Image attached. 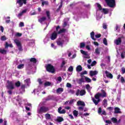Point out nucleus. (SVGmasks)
<instances>
[{
	"mask_svg": "<svg viewBox=\"0 0 125 125\" xmlns=\"http://www.w3.org/2000/svg\"><path fill=\"white\" fill-rule=\"evenodd\" d=\"M101 96H102V93H97L95 95V99H94V98H92V100L95 105H98V103H99L100 101V97H101ZM95 99H97V101H96V100Z\"/></svg>",
	"mask_w": 125,
	"mask_h": 125,
	"instance_id": "obj_1",
	"label": "nucleus"
},
{
	"mask_svg": "<svg viewBox=\"0 0 125 125\" xmlns=\"http://www.w3.org/2000/svg\"><path fill=\"white\" fill-rule=\"evenodd\" d=\"M46 70L47 72L54 74L55 73V68L51 64H46Z\"/></svg>",
	"mask_w": 125,
	"mask_h": 125,
	"instance_id": "obj_2",
	"label": "nucleus"
},
{
	"mask_svg": "<svg viewBox=\"0 0 125 125\" xmlns=\"http://www.w3.org/2000/svg\"><path fill=\"white\" fill-rule=\"evenodd\" d=\"M49 111V108L46 106H42L40 107V109L38 110L39 114H42V113H46Z\"/></svg>",
	"mask_w": 125,
	"mask_h": 125,
	"instance_id": "obj_3",
	"label": "nucleus"
},
{
	"mask_svg": "<svg viewBox=\"0 0 125 125\" xmlns=\"http://www.w3.org/2000/svg\"><path fill=\"white\" fill-rule=\"evenodd\" d=\"M105 1L109 7H115V5H116V1L115 0H105Z\"/></svg>",
	"mask_w": 125,
	"mask_h": 125,
	"instance_id": "obj_4",
	"label": "nucleus"
},
{
	"mask_svg": "<svg viewBox=\"0 0 125 125\" xmlns=\"http://www.w3.org/2000/svg\"><path fill=\"white\" fill-rule=\"evenodd\" d=\"M14 42L18 46L19 51H22V50H23V49L22 48V44H21V42H20L19 40L15 39L14 40Z\"/></svg>",
	"mask_w": 125,
	"mask_h": 125,
	"instance_id": "obj_5",
	"label": "nucleus"
},
{
	"mask_svg": "<svg viewBox=\"0 0 125 125\" xmlns=\"http://www.w3.org/2000/svg\"><path fill=\"white\" fill-rule=\"evenodd\" d=\"M96 4H97V7H98L99 10H102V12H103L104 13V14H108V13L109 12L108 9L103 8L102 9V6H101V5L100 4H99V3H97Z\"/></svg>",
	"mask_w": 125,
	"mask_h": 125,
	"instance_id": "obj_6",
	"label": "nucleus"
},
{
	"mask_svg": "<svg viewBox=\"0 0 125 125\" xmlns=\"http://www.w3.org/2000/svg\"><path fill=\"white\" fill-rule=\"evenodd\" d=\"M7 83L8 84L6 86V87L7 89L9 90H12L14 89V85L13 84V82L12 81H9V80H8L7 81Z\"/></svg>",
	"mask_w": 125,
	"mask_h": 125,
	"instance_id": "obj_7",
	"label": "nucleus"
},
{
	"mask_svg": "<svg viewBox=\"0 0 125 125\" xmlns=\"http://www.w3.org/2000/svg\"><path fill=\"white\" fill-rule=\"evenodd\" d=\"M17 3L19 4V7H21L23 4H27V0H17Z\"/></svg>",
	"mask_w": 125,
	"mask_h": 125,
	"instance_id": "obj_8",
	"label": "nucleus"
},
{
	"mask_svg": "<svg viewBox=\"0 0 125 125\" xmlns=\"http://www.w3.org/2000/svg\"><path fill=\"white\" fill-rule=\"evenodd\" d=\"M80 52L82 54L85 56L84 58L85 59H89V58H90V57L88 56V53L87 52L84 51L83 50H81Z\"/></svg>",
	"mask_w": 125,
	"mask_h": 125,
	"instance_id": "obj_9",
	"label": "nucleus"
},
{
	"mask_svg": "<svg viewBox=\"0 0 125 125\" xmlns=\"http://www.w3.org/2000/svg\"><path fill=\"white\" fill-rule=\"evenodd\" d=\"M57 33H56V31H54L53 33H52L50 39L52 41H54V40H56L57 39Z\"/></svg>",
	"mask_w": 125,
	"mask_h": 125,
	"instance_id": "obj_10",
	"label": "nucleus"
},
{
	"mask_svg": "<svg viewBox=\"0 0 125 125\" xmlns=\"http://www.w3.org/2000/svg\"><path fill=\"white\" fill-rule=\"evenodd\" d=\"M105 74L107 78H109V79H113V74L109 73V72L105 71Z\"/></svg>",
	"mask_w": 125,
	"mask_h": 125,
	"instance_id": "obj_11",
	"label": "nucleus"
},
{
	"mask_svg": "<svg viewBox=\"0 0 125 125\" xmlns=\"http://www.w3.org/2000/svg\"><path fill=\"white\" fill-rule=\"evenodd\" d=\"M115 43L116 45H119L122 43V39L121 38H118L115 41Z\"/></svg>",
	"mask_w": 125,
	"mask_h": 125,
	"instance_id": "obj_12",
	"label": "nucleus"
},
{
	"mask_svg": "<svg viewBox=\"0 0 125 125\" xmlns=\"http://www.w3.org/2000/svg\"><path fill=\"white\" fill-rule=\"evenodd\" d=\"M58 112L59 114H65V113H66V110H65V109L62 110V107H60L58 109Z\"/></svg>",
	"mask_w": 125,
	"mask_h": 125,
	"instance_id": "obj_13",
	"label": "nucleus"
},
{
	"mask_svg": "<svg viewBox=\"0 0 125 125\" xmlns=\"http://www.w3.org/2000/svg\"><path fill=\"white\" fill-rule=\"evenodd\" d=\"M63 91H64V89H63V88L62 87H59L56 90V92L58 94H61L62 92H63Z\"/></svg>",
	"mask_w": 125,
	"mask_h": 125,
	"instance_id": "obj_14",
	"label": "nucleus"
},
{
	"mask_svg": "<svg viewBox=\"0 0 125 125\" xmlns=\"http://www.w3.org/2000/svg\"><path fill=\"white\" fill-rule=\"evenodd\" d=\"M98 73V72L96 71H92L91 70L89 72V74L90 77H93V76H95V75H97V74Z\"/></svg>",
	"mask_w": 125,
	"mask_h": 125,
	"instance_id": "obj_15",
	"label": "nucleus"
},
{
	"mask_svg": "<svg viewBox=\"0 0 125 125\" xmlns=\"http://www.w3.org/2000/svg\"><path fill=\"white\" fill-rule=\"evenodd\" d=\"M65 42V41L62 40V41H58L57 42L58 45H60L63 47V44Z\"/></svg>",
	"mask_w": 125,
	"mask_h": 125,
	"instance_id": "obj_16",
	"label": "nucleus"
},
{
	"mask_svg": "<svg viewBox=\"0 0 125 125\" xmlns=\"http://www.w3.org/2000/svg\"><path fill=\"white\" fill-rule=\"evenodd\" d=\"M114 113L115 114H120L121 113V109L120 108L117 107L114 108Z\"/></svg>",
	"mask_w": 125,
	"mask_h": 125,
	"instance_id": "obj_17",
	"label": "nucleus"
},
{
	"mask_svg": "<svg viewBox=\"0 0 125 125\" xmlns=\"http://www.w3.org/2000/svg\"><path fill=\"white\" fill-rule=\"evenodd\" d=\"M33 68V67L32 66V64L28 63V65L26 66V70L27 71H30V70H32Z\"/></svg>",
	"mask_w": 125,
	"mask_h": 125,
	"instance_id": "obj_18",
	"label": "nucleus"
},
{
	"mask_svg": "<svg viewBox=\"0 0 125 125\" xmlns=\"http://www.w3.org/2000/svg\"><path fill=\"white\" fill-rule=\"evenodd\" d=\"M63 121L64 119L62 117L60 116L57 117V122H58V123H62V122H63Z\"/></svg>",
	"mask_w": 125,
	"mask_h": 125,
	"instance_id": "obj_19",
	"label": "nucleus"
},
{
	"mask_svg": "<svg viewBox=\"0 0 125 125\" xmlns=\"http://www.w3.org/2000/svg\"><path fill=\"white\" fill-rule=\"evenodd\" d=\"M45 20H46V17H43L39 19L38 20V21H39V22H40V23H42V22H43L44 21H45Z\"/></svg>",
	"mask_w": 125,
	"mask_h": 125,
	"instance_id": "obj_20",
	"label": "nucleus"
},
{
	"mask_svg": "<svg viewBox=\"0 0 125 125\" xmlns=\"http://www.w3.org/2000/svg\"><path fill=\"white\" fill-rule=\"evenodd\" d=\"M82 70L83 67H82V65H79L76 67L77 72H82Z\"/></svg>",
	"mask_w": 125,
	"mask_h": 125,
	"instance_id": "obj_21",
	"label": "nucleus"
},
{
	"mask_svg": "<svg viewBox=\"0 0 125 125\" xmlns=\"http://www.w3.org/2000/svg\"><path fill=\"white\" fill-rule=\"evenodd\" d=\"M77 105L78 106L80 105H81V106H85V104H84V102L81 101H79L77 102Z\"/></svg>",
	"mask_w": 125,
	"mask_h": 125,
	"instance_id": "obj_22",
	"label": "nucleus"
},
{
	"mask_svg": "<svg viewBox=\"0 0 125 125\" xmlns=\"http://www.w3.org/2000/svg\"><path fill=\"white\" fill-rule=\"evenodd\" d=\"M30 62H31V63H34V64H36V63H37V59L35 58H31L30 59Z\"/></svg>",
	"mask_w": 125,
	"mask_h": 125,
	"instance_id": "obj_23",
	"label": "nucleus"
},
{
	"mask_svg": "<svg viewBox=\"0 0 125 125\" xmlns=\"http://www.w3.org/2000/svg\"><path fill=\"white\" fill-rule=\"evenodd\" d=\"M85 93H86V91H85V90L82 89L80 91L81 96H83V95H85Z\"/></svg>",
	"mask_w": 125,
	"mask_h": 125,
	"instance_id": "obj_24",
	"label": "nucleus"
},
{
	"mask_svg": "<svg viewBox=\"0 0 125 125\" xmlns=\"http://www.w3.org/2000/svg\"><path fill=\"white\" fill-rule=\"evenodd\" d=\"M25 88H26V84H21V88L22 91H23V92H25Z\"/></svg>",
	"mask_w": 125,
	"mask_h": 125,
	"instance_id": "obj_25",
	"label": "nucleus"
},
{
	"mask_svg": "<svg viewBox=\"0 0 125 125\" xmlns=\"http://www.w3.org/2000/svg\"><path fill=\"white\" fill-rule=\"evenodd\" d=\"M27 12V10H22L21 13H20L18 14V17H20L21 16H22V15H23V14H24V13H26Z\"/></svg>",
	"mask_w": 125,
	"mask_h": 125,
	"instance_id": "obj_26",
	"label": "nucleus"
},
{
	"mask_svg": "<svg viewBox=\"0 0 125 125\" xmlns=\"http://www.w3.org/2000/svg\"><path fill=\"white\" fill-rule=\"evenodd\" d=\"M66 32V29L62 28L58 32V34L60 35V34H62V33H65Z\"/></svg>",
	"mask_w": 125,
	"mask_h": 125,
	"instance_id": "obj_27",
	"label": "nucleus"
},
{
	"mask_svg": "<svg viewBox=\"0 0 125 125\" xmlns=\"http://www.w3.org/2000/svg\"><path fill=\"white\" fill-rule=\"evenodd\" d=\"M94 35H95L94 32L92 31V32L90 33V36L92 40H93V41H96V39L94 38Z\"/></svg>",
	"mask_w": 125,
	"mask_h": 125,
	"instance_id": "obj_28",
	"label": "nucleus"
},
{
	"mask_svg": "<svg viewBox=\"0 0 125 125\" xmlns=\"http://www.w3.org/2000/svg\"><path fill=\"white\" fill-rule=\"evenodd\" d=\"M79 82L80 84H81V83H84V78H83V77H81V78L79 79Z\"/></svg>",
	"mask_w": 125,
	"mask_h": 125,
	"instance_id": "obj_29",
	"label": "nucleus"
},
{
	"mask_svg": "<svg viewBox=\"0 0 125 125\" xmlns=\"http://www.w3.org/2000/svg\"><path fill=\"white\" fill-rule=\"evenodd\" d=\"M103 94H102V97H107V93L105 92V91L103 89L101 90Z\"/></svg>",
	"mask_w": 125,
	"mask_h": 125,
	"instance_id": "obj_30",
	"label": "nucleus"
},
{
	"mask_svg": "<svg viewBox=\"0 0 125 125\" xmlns=\"http://www.w3.org/2000/svg\"><path fill=\"white\" fill-rule=\"evenodd\" d=\"M9 46L10 47H13V46L12 45V44H8V42H5V48H7Z\"/></svg>",
	"mask_w": 125,
	"mask_h": 125,
	"instance_id": "obj_31",
	"label": "nucleus"
},
{
	"mask_svg": "<svg viewBox=\"0 0 125 125\" xmlns=\"http://www.w3.org/2000/svg\"><path fill=\"white\" fill-rule=\"evenodd\" d=\"M15 86L16 87H19L21 86V82H20V81H17L15 83Z\"/></svg>",
	"mask_w": 125,
	"mask_h": 125,
	"instance_id": "obj_32",
	"label": "nucleus"
},
{
	"mask_svg": "<svg viewBox=\"0 0 125 125\" xmlns=\"http://www.w3.org/2000/svg\"><path fill=\"white\" fill-rule=\"evenodd\" d=\"M103 105L104 107H107V105H108V103L107 102V100L104 99L103 101Z\"/></svg>",
	"mask_w": 125,
	"mask_h": 125,
	"instance_id": "obj_33",
	"label": "nucleus"
},
{
	"mask_svg": "<svg viewBox=\"0 0 125 125\" xmlns=\"http://www.w3.org/2000/svg\"><path fill=\"white\" fill-rule=\"evenodd\" d=\"M44 86H50V85H51V83H50L49 82H46L44 83Z\"/></svg>",
	"mask_w": 125,
	"mask_h": 125,
	"instance_id": "obj_34",
	"label": "nucleus"
},
{
	"mask_svg": "<svg viewBox=\"0 0 125 125\" xmlns=\"http://www.w3.org/2000/svg\"><path fill=\"white\" fill-rule=\"evenodd\" d=\"M45 117L46 120H50L51 117L50 116V114L47 113L45 115Z\"/></svg>",
	"mask_w": 125,
	"mask_h": 125,
	"instance_id": "obj_35",
	"label": "nucleus"
},
{
	"mask_svg": "<svg viewBox=\"0 0 125 125\" xmlns=\"http://www.w3.org/2000/svg\"><path fill=\"white\" fill-rule=\"evenodd\" d=\"M73 115L74 117H78V115H79V112L76 110L73 111Z\"/></svg>",
	"mask_w": 125,
	"mask_h": 125,
	"instance_id": "obj_36",
	"label": "nucleus"
},
{
	"mask_svg": "<svg viewBox=\"0 0 125 125\" xmlns=\"http://www.w3.org/2000/svg\"><path fill=\"white\" fill-rule=\"evenodd\" d=\"M111 121L114 123V124H116V123H118V119L115 117H113L111 118Z\"/></svg>",
	"mask_w": 125,
	"mask_h": 125,
	"instance_id": "obj_37",
	"label": "nucleus"
},
{
	"mask_svg": "<svg viewBox=\"0 0 125 125\" xmlns=\"http://www.w3.org/2000/svg\"><path fill=\"white\" fill-rule=\"evenodd\" d=\"M44 4L45 5H48V1H44L42 2V6H44Z\"/></svg>",
	"mask_w": 125,
	"mask_h": 125,
	"instance_id": "obj_38",
	"label": "nucleus"
},
{
	"mask_svg": "<svg viewBox=\"0 0 125 125\" xmlns=\"http://www.w3.org/2000/svg\"><path fill=\"white\" fill-rule=\"evenodd\" d=\"M6 50L4 49H0V53H1V54H6Z\"/></svg>",
	"mask_w": 125,
	"mask_h": 125,
	"instance_id": "obj_39",
	"label": "nucleus"
},
{
	"mask_svg": "<svg viewBox=\"0 0 125 125\" xmlns=\"http://www.w3.org/2000/svg\"><path fill=\"white\" fill-rule=\"evenodd\" d=\"M103 43L105 45H108V42H107V39L105 38H104L103 40Z\"/></svg>",
	"mask_w": 125,
	"mask_h": 125,
	"instance_id": "obj_40",
	"label": "nucleus"
},
{
	"mask_svg": "<svg viewBox=\"0 0 125 125\" xmlns=\"http://www.w3.org/2000/svg\"><path fill=\"white\" fill-rule=\"evenodd\" d=\"M46 14L47 17H48V19H50V13L49 11H46Z\"/></svg>",
	"mask_w": 125,
	"mask_h": 125,
	"instance_id": "obj_41",
	"label": "nucleus"
},
{
	"mask_svg": "<svg viewBox=\"0 0 125 125\" xmlns=\"http://www.w3.org/2000/svg\"><path fill=\"white\" fill-rule=\"evenodd\" d=\"M85 80L87 83H91V79L88 77H85Z\"/></svg>",
	"mask_w": 125,
	"mask_h": 125,
	"instance_id": "obj_42",
	"label": "nucleus"
},
{
	"mask_svg": "<svg viewBox=\"0 0 125 125\" xmlns=\"http://www.w3.org/2000/svg\"><path fill=\"white\" fill-rule=\"evenodd\" d=\"M85 46V43L84 42H81L80 43V48H83Z\"/></svg>",
	"mask_w": 125,
	"mask_h": 125,
	"instance_id": "obj_43",
	"label": "nucleus"
},
{
	"mask_svg": "<svg viewBox=\"0 0 125 125\" xmlns=\"http://www.w3.org/2000/svg\"><path fill=\"white\" fill-rule=\"evenodd\" d=\"M87 74V71L85 70L83 73H81V77H84V76L83 75H86Z\"/></svg>",
	"mask_w": 125,
	"mask_h": 125,
	"instance_id": "obj_44",
	"label": "nucleus"
},
{
	"mask_svg": "<svg viewBox=\"0 0 125 125\" xmlns=\"http://www.w3.org/2000/svg\"><path fill=\"white\" fill-rule=\"evenodd\" d=\"M17 68L18 69H23L24 68V64H21L18 66Z\"/></svg>",
	"mask_w": 125,
	"mask_h": 125,
	"instance_id": "obj_45",
	"label": "nucleus"
},
{
	"mask_svg": "<svg viewBox=\"0 0 125 125\" xmlns=\"http://www.w3.org/2000/svg\"><path fill=\"white\" fill-rule=\"evenodd\" d=\"M64 65H66V62H65V61H62V64L61 65V68H63Z\"/></svg>",
	"mask_w": 125,
	"mask_h": 125,
	"instance_id": "obj_46",
	"label": "nucleus"
},
{
	"mask_svg": "<svg viewBox=\"0 0 125 125\" xmlns=\"http://www.w3.org/2000/svg\"><path fill=\"white\" fill-rule=\"evenodd\" d=\"M95 53L96 54H100V51H99V48H97L95 49Z\"/></svg>",
	"mask_w": 125,
	"mask_h": 125,
	"instance_id": "obj_47",
	"label": "nucleus"
},
{
	"mask_svg": "<svg viewBox=\"0 0 125 125\" xmlns=\"http://www.w3.org/2000/svg\"><path fill=\"white\" fill-rule=\"evenodd\" d=\"M74 70V67H73V66H70L68 70L69 71V72H73Z\"/></svg>",
	"mask_w": 125,
	"mask_h": 125,
	"instance_id": "obj_48",
	"label": "nucleus"
},
{
	"mask_svg": "<svg viewBox=\"0 0 125 125\" xmlns=\"http://www.w3.org/2000/svg\"><path fill=\"white\" fill-rule=\"evenodd\" d=\"M30 81H31L30 78H28L24 80V83H26L27 84H29V83H30Z\"/></svg>",
	"mask_w": 125,
	"mask_h": 125,
	"instance_id": "obj_49",
	"label": "nucleus"
},
{
	"mask_svg": "<svg viewBox=\"0 0 125 125\" xmlns=\"http://www.w3.org/2000/svg\"><path fill=\"white\" fill-rule=\"evenodd\" d=\"M0 40L3 42H4V41H6V37H5V36H3L1 37Z\"/></svg>",
	"mask_w": 125,
	"mask_h": 125,
	"instance_id": "obj_50",
	"label": "nucleus"
},
{
	"mask_svg": "<svg viewBox=\"0 0 125 125\" xmlns=\"http://www.w3.org/2000/svg\"><path fill=\"white\" fill-rule=\"evenodd\" d=\"M85 87H86V89L88 91H89V88H90V85H89V84H87L85 85Z\"/></svg>",
	"mask_w": 125,
	"mask_h": 125,
	"instance_id": "obj_51",
	"label": "nucleus"
},
{
	"mask_svg": "<svg viewBox=\"0 0 125 125\" xmlns=\"http://www.w3.org/2000/svg\"><path fill=\"white\" fill-rule=\"evenodd\" d=\"M38 82L40 84V85H42V79H38Z\"/></svg>",
	"mask_w": 125,
	"mask_h": 125,
	"instance_id": "obj_52",
	"label": "nucleus"
},
{
	"mask_svg": "<svg viewBox=\"0 0 125 125\" xmlns=\"http://www.w3.org/2000/svg\"><path fill=\"white\" fill-rule=\"evenodd\" d=\"M96 63H97V62H96V61H94L91 63V66L92 67H93V66H95V65H96Z\"/></svg>",
	"mask_w": 125,
	"mask_h": 125,
	"instance_id": "obj_53",
	"label": "nucleus"
},
{
	"mask_svg": "<svg viewBox=\"0 0 125 125\" xmlns=\"http://www.w3.org/2000/svg\"><path fill=\"white\" fill-rule=\"evenodd\" d=\"M121 82L122 83H125V78H124L123 77H121Z\"/></svg>",
	"mask_w": 125,
	"mask_h": 125,
	"instance_id": "obj_54",
	"label": "nucleus"
},
{
	"mask_svg": "<svg viewBox=\"0 0 125 125\" xmlns=\"http://www.w3.org/2000/svg\"><path fill=\"white\" fill-rule=\"evenodd\" d=\"M80 89H78L76 91V95H77V96H79L80 95Z\"/></svg>",
	"mask_w": 125,
	"mask_h": 125,
	"instance_id": "obj_55",
	"label": "nucleus"
},
{
	"mask_svg": "<svg viewBox=\"0 0 125 125\" xmlns=\"http://www.w3.org/2000/svg\"><path fill=\"white\" fill-rule=\"evenodd\" d=\"M63 6V1L61 0V2H60V5L59 6V8L61 9V7Z\"/></svg>",
	"mask_w": 125,
	"mask_h": 125,
	"instance_id": "obj_56",
	"label": "nucleus"
},
{
	"mask_svg": "<svg viewBox=\"0 0 125 125\" xmlns=\"http://www.w3.org/2000/svg\"><path fill=\"white\" fill-rule=\"evenodd\" d=\"M95 38L97 39H99V38H101V34H98L95 35Z\"/></svg>",
	"mask_w": 125,
	"mask_h": 125,
	"instance_id": "obj_57",
	"label": "nucleus"
},
{
	"mask_svg": "<svg viewBox=\"0 0 125 125\" xmlns=\"http://www.w3.org/2000/svg\"><path fill=\"white\" fill-rule=\"evenodd\" d=\"M121 71L122 72V74H125V67H122Z\"/></svg>",
	"mask_w": 125,
	"mask_h": 125,
	"instance_id": "obj_58",
	"label": "nucleus"
},
{
	"mask_svg": "<svg viewBox=\"0 0 125 125\" xmlns=\"http://www.w3.org/2000/svg\"><path fill=\"white\" fill-rule=\"evenodd\" d=\"M105 123L106 124H108V125H111V124H112V122H111L110 120H105Z\"/></svg>",
	"mask_w": 125,
	"mask_h": 125,
	"instance_id": "obj_59",
	"label": "nucleus"
},
{
	"mask_svg": "<svg viewBox=\"0 0 125 125\" xmlns=\"http://www.w3.org/2000/svg\"><path fill=\"white\" fill-rule=\"evenodd\" d=\"M20 27H24V22H21L19 24Z\"/></svg>",
	"mask_w": 125,
	"mask_h": 125,
	"instance_id": "obj_60",
	"label": "nucleus"
},
{
	"mask_svg": "<svg viewBox=\"0 0 125 125\" xmlns=\"http://www.w3.org/2000/svg\"><path fill=\"white\" fill-rule=\"evenodd\" d=\"M66 87H72V84L70 83H66Z\"/></svg>",
	"mask_w": 125,
	"mask_h": 125,
	"instance_id": "obj_61",
	"label": "nucleus"
},
{
	"mask_svg": "<svg viewBox=\"0 0 125 125\" xmlns=\"http://www.w3.org/2000/svg\"><path fill=\"white\" fill-rule=\"evenodd\" d=\"M102 112V108H101V107L99 108L98 113L101 114Z\"/></svg>",
	"mask_w": 125,
	"mask_h": 125,
	"instance_id": "obj_62",
	"label": "nucleus"
},
{
	"mask_svg": "<svg viewBox=\"0 0 125 125\" xmlns=\"http://www.w3.org/2000/svg\"><path fill=\"white\" fill-rule=\"evenodd\" d=\"M125 53H121V58H122V59H124V58H125Z\"/></svg>",
	"mask_w": 125,
	"mask_h": 125,
	"instance_id": "obj_63",
	"label": "nucleus"
},
{
	"mask_svg": "<svg viewBox=\"0 0 125 125\" xmlns=\"http://www.w3.org/2000/svg\"><path fill=\"white\" fill-rule=\"evenodd\" d=\"M7 93H8V94L10 95H11V94H12V91L11 90H9L7 91Z\"/></svg>",
	"mask_w": 125,
	"mask_h": 125,
	"instance_id": "obj_64",
	"label": "nucleus"
}]
</instances>
